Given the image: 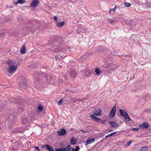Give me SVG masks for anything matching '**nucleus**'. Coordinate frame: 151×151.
I'll use <instances>...</instances> for the list:
<instances>
[{
	"mask_svg": "<svg viewBox=\"0 0 151 151\" xmlns=\"http://www.w3.org/2000/svg\"><path fill=\"white\" fill-rule=\"evenodd\" d=\"M67 48H69L66 44L63 43V42L60 43L59 45L55 48V51L57 52H64L67 51Z\"/></svg>",
	"mask_w": 151,
	"mask_h": 151,
	"instance_id": "nucleus-1",
	"label": "nucleus"
},
{
	"mask_svg": "<svg viewBox=\"0 0 151 151\" xmlns=\"http://www.w3.org/2000/svg\"><path fill=\"white\" fill-rule=\"evenodd\" d=\"M60 38L57 36H55L52 37L51 40L49 41L48 42L49 45L52 47L53 45L57 46L58 45H59L60 43L59 40Z\"/></svg>",
	"mask_w": 151,
	"mask_h": 151,
	"instance_id": "nucleus-2",
	"label": "nucleus"
},
{
	"mask_svg": "<svg viewBox=\"0 0 151 151\" xmlns=\"http://www.w3.org/2000/svg\"><path fill=\"white\" fill-rule=\"evenodd\" d=\"M19 88L22 90L25 89L28 87V82L25 78L22 79L20 83H19Z\"/></svg>",
	"mask_w": 151,
	"mask_h": 151,
	"instance_id": "nucleus-3",
	"label": "nucleus"
},
{
	"mask_svg": "<svg viewBox=\"0 0 151 151\" xmlns=\"http://www.w3.org/2000/svg\"><path fill=\"white\" fill-rule=\"evenodd\" d=\"M119 113L121 116L123 117L127 122H129L130 120V119L129 116L125 110L120 109L119 110Z\"/></svg>",
	"mask_w": 151,
	"mask_h": 151,
	"instance_id": "nucleus-4",
	"label": "nucleus"
},
{
	"mask_svg": "<svg viewBox=\"0 0 151 151\" xmlns=\"http://www.w3.org/2000/svg\"><path fill=\"white\" fill-rule=\"evenodd\" d=\"M81 69L83 70L82 72L84 76L88 77L91 76V73L89 70L87 69L86 67L82 66Z\"/></svg>",
	"mask_w": 151,
	"mask_h": 151,
	"instance_id": "nucleus-5",
	"label": "nucleus"
},
{
	"mask_svg": "<svg viewBox=\"0 0 151 151\" xmlns=\"http://www.w3.org/2000/svg\"><path fill=\"white\" fill-rule=\"evenodd\" d=\"M149 124L147 122H144L139 125V128L140 129H147L149 128Z\"/></svg>",
	"mask_w": 151,
	"mask_h": 151,
	"instance_id": "nucleus-6",
	"label": "nucleus"
},
{
	"mask_svg": "<svg viewBox=\"0 0 151 151\" xmlns=\"http://www.w3.org/2000/svg\"><path fill=\"white\" fill-rule=\"evenodd\" d=\"M77 70L74 69H72L69 72V74L71 77L75 78L76 76Z\"/></svg>",
	"mask_w": 151,
	"mask_h": 151,
	"instance_id": "nucleus-7",
	"label": "nucleus"
},
{
	"mask_svg": "<svg viewBox=\"0 0 151 151\" xmlns=\"http://www.w3.org/2000/svg\"><path fill=\"white\" fill-rule=\"evenodd\" d=\"M11 114V115L9 117V119L12 121L14 120L16 117V112L15 111L12 110Z\"/></svg>",
	"mask_w": 151,
	"mask_h": 151,
	"instance_id": "nucleus-8",
	"label": "nucleus"
},
{
	"mask_svg": "<svg viewBox=\"0 0 151 151\" xmlns=\"http://www.w3.org/2000/svg\"><path fill=\"white\" fill-rule=\"evenodd\" d=\"M40 3V1L38 0H33L30 4L32 7L35 8L37 7V5Z\"/></svg>",
	"mask_w": 151,
	"mask_h": 151,
	"instance_id": "nucleus-9",
	"label": "nucleus"
},
{
	"mask_svg": "<svg viewBox=\"0 0 151 151\" xmlns=\"http://www.w3.org/2000/svg\"><path fill=\"white\" fill-rule=\"evenodd\" d=\"M91 119L93 120L94 121L98 123H99L101 122V119L97 117L94 115H91L90 116Z\"/></svg>",
	"mask_w": 151,
	"mask_h": 151,
	"instance_id": "nucleus-10",
	"label": "nucleus"
},
{
	"mask_svg": "<svg viewBox=\"0 0 151 151\" xmlns=\"http://www.w3.org/2000/svg\"><path fill=\"white\" fill-rule=\"evenodd\" d=\"M101 110L100 109H99L97 110H95L93 112V114L94 116H99V115H102L101 114Z\"/></svg>",
	"mask_w": 151,
	"mask_h": 151,
	"instance_id": "nucleus-11",
	"label": "nucleus"
},
{
	"mask_svg": "<svg viewBox=\"0 0 151 151\" xmlns=\"http://www.w3.org/2000/svg\"><path fill=\"white\" fill-rule=\"evenodd\" d=\"M17 66L12 65L11 66H10L9 70V73H12L14 71L17 70Z\"/></svg>",
	"mask_w": 151,
	"mask_h": 151,
	"instance_id": "nucleus-12",
	"label": "nucleus"
},
{
	"mask_svg": "<svg viewBox=\"0 0 151 151\" xmlns=\"http://www.w3.org/2000/svg\"><path fill=\"white\" fill-rule=\"evenodd\" d=\"M66 132V130L64 129H62L60 131L58 132V133L60 136L64 135Z\"/></svg>",
	"mask_w": 151,
	"mask_h": 151,
	"instance_id": "nucleus-13",
	"label": "nucleus"
},
{
	"mask_svg": "<svg viewBox=\"0 0 151 151\" xmlns=\"http://www.w3.org/2000/svg\"><path fill=\"white\" fill-rule=\"evenodd\" d=\"M116 110H113V109H111L109 113V116L111 118H113L114 117L116 112Z\"/></svg>",
	"mask_w": 151,
	"mask_h": 151,
	"instance_id": "nucleus-14",
	"label": "nucleus"
},
{
	"mask_svg": "<svg viewBox=\"0 0 151 151\" xmlns=\"http://www.w3.org/2000/svg\"><path fill=\"white\" fill-rule=\"evenodd\" d=\"M95 141V139L94 138L92 139H90V138H88L86 141V145H87L89 144H91L92 142H94Z\"/></svg>",
	"mask_w": 151,
	"mask_h": 151,
	"instance_id": "nucleus-15",
	"label": "nucleus"
},
{
	"mask_svg": "<svg viewBox=\"0 0 151 151\" xmlns=\"http://www.w3.org/2000/svg\"><path fill=\"white\" fill-rule=\"evenodd\" d=\"M109 124H110L113 127H117L119 124L116 122H109Z\"/></svg>",
	"mask_w": 151,
	"mask_h": 151,
	"instance_id": "nucleus-16",
	"label": "nucleus"
},
{
	"mask_svg": "<svg viewBox=\"0 0 151 151\" xmlns=\"http://www.w3.org/2000/svg\"><path fill=\"white\" fill-rule=\"evenodd\" d=\"M20 52L21 53L24 54L26 53L25 47V45H23L22 47L20 50Z\"/></svg>",
	"mask_w": 151,
	"mask_h": 151,
	"instance_id": "nucleus-17",
	"label": "nucleus"
},
{
	"mask_svg": "<svg viewBox=\"0 0 151 151\" xmlns=\"http://www.w3.org/2000/svg\"><path fill=\"white\" fill-rule=\"evenodd\" d=\"M65 24V22H56V25L57 26L60 27H62Z\"/></svg>",
	"mask_w": 151,
	"mask_h": 151,
	"instance_id": "nucleus-18",
	"label": "nucleus"
},
{
	"mask_svg": "<svg viewBox=\"0 0 151 151\" xmlns=\"http://www.w3.org/2000/svg\"><path fill=\"white\" fill-rule=\"evenodd\" d=\"M29 118L28 117L23 118L22 119V123L23 124L28 122L29 121Z\"/></svg>",
	"mask_w": 151,
	"mask_h": 151,
	"instance_id": "nucleus-19",
	"label": "nucleus"
},
{
	"mask_svg": "<svg viewBox=\"0 0 151 151\" xmlns=\"http://www.w3.org/2000/svg\"><path fill=\"white\" fill-rule=\"evenodd\" d=\"M77 142V141L74 138H72L70 141V143L72 145L76 144Z\"/></svg>",
	"mask_w": 151,
	"mask_h": 151,
	"instance_id": "nucleus-20",
	"label": "nucleus"
},
{
	"mask_svg": "<svg viewBox=\"0 0 151 151\" xmlns=\"http://www.w3.org/2000/svg\"><path fill=\"white\" fill-rule=\"evenodd\" d=\"M86 57V55H83L79 58V60L82 62L85 60Z\"/></svg>",
	"mask_w": 151,
	"mask_h": 151,
	"instance_id": "nucleus-21",
	"label": "nucleus"
},
{
	"mask_svg": "<svg viewBox=\"0 0 151 151\" xmlns=\"http://www.w3.org/2000/svg\"><path fill=\"white\" fill-rule=\"evenodd\" d=\"M17 110L18 112L20 113L23 111V109L21 107V106H18Z\"/></svg>",
	"mask_w": 151,
	"mask_h": 151,
	"instance_id": "nucleus-22",
	"label": "nucleus"
},
{
	"mask_svg": "<svg viewBox=\"0 0 151 151\" xmlns=\"http://www.w3.org/2000/svg\"><path fill=\"white\" fill-rule=\"evenodd\" d=\"M95 72L97 75H99L101 74V70L99 68H96L95 69Z\"/></svg>",
	"mask_w": 151,
	"mask_h": 151,
	"instance_id": "nucleus-23",
	"label": "nucleus"
},
{
	"mask_svg": "<svg viewBox=\"0 0 151 151\" xmlns=\"http://www.w3.org/2000/svg\"><path fill=\"white\" fill-rule=\"evenodd\" d=\"M26 2L25 0H18L16 2V4H17L18 3L19 4H23Z\"/></svg>",
	"mask_w": 151,
	"mask_h": 151,
	"instance_id": "nucleus-24",
	"label": "nucleus"
},
{
	"mask_svg": "<svg viewBox=\"0 0 151 151\" xmlns=\"http://www.w3.org/2000/svg\"><path fill=\"white\" fill-rule=\"evenodd\" d=\"M55 58L56 60H60L62 59V57L60 55H57Z\"/></svg>",
	"mask_w": 151,
	"mask_h": 151,
	"instance_id": "nucleus-25",
	"label": "nucleus"
},
{
	"mask_svg": "<svg viewBox=\"0 0 151 151\" xmlns=\"http://www.w3.org/2000/svg\"><path fill=\"white\" fill-rule=\"evenodd\" d=\"M147 147L144 146L142 147L140 150V151H146L147 150Z\"/></svg>",
	"mask_w": 151,
	"mask_h": 151,
	"instance_id": "nucleus-26",
	"label": "nucleus"
},
{
	"mask_svg": "<svg viewBox=\"0 0 151 151\" xmlns=\"http://www.w3.org/2000/svg\"><path fill=\"white\" fill-rule=\"evenodd\" d=\"M85 99H86L85 98H84V99H78L76 101H74L73 102L74 103H76V104H78L79 103V102H78V101H81L82 102Z\"/></svg>",
	"mask_w": 151,
	"mask_h": 151,
	"instance_id": "nucleus-27",
	"label": "nucleus"
},
{
	"mask_svg": "<svg viewBox=\"0 0 151 151\" xmlns=\"http://www.w3.org/2000/svg\"><path fill=\"white\" fill-rule=\"evenodd\" d=\"M45 147H46V149L49 150V149H50L52 147V146H51L50 145H48V144H46L45 145Z\"/></svg>",
	"mask_w": 151,
	"mask_h": 151,
	"instance_id": "nucleus-28",
	"label": "nucleus"
},
{
	"mask_svg": "<svg viewBox=\"0 0 151 151\" xmlns=\"http://www.w3.org/2000/svg\"><path fill=\"white\" fill-rule=\"evenodd\" d=\"M124 6L126 7H129L131 6V4L128 2H126L124 3Z\"/></svg>",
	"mask_w": 151,
	"mask_h": 151,
	"instance_id": "nucleus-29",
	"label": "nucleus"
},
{
	"mask_svg": "<svg viewBox=\"0 0 151 151\" xmlns=\"http://www.w3.org/2000/svg\"><path fill=\"white\" fill-rule=\"evenodd\" d=\"M38 109L40 111H42L43 110V107L40 105H39L37 107Z\"/></svg>",
	"mask_w": 151,
	"mask_h": 151,
	"instance_id": "nucleus-30",
	"label": "nucleus"
},
{
	"mask_svg": "<svg viewBox=\"0 0 151 151\" xmlns=\"http://www.w3.org/2000/svg\"><path fill=\"white\" fill-rule=\"evenodd\" d=\"M45 78L46 80L48 82H49V76L48 75L46 74L45 75Z\"/></svg>",
	"mask_w": 151,
	"mask_h": 151,
	"instance_id": "nucleus-31",
	"label": "nucleus"
},
{
	"mask_svg": "<svg viewBox=\"0 0 151 151\" xmlns=\"http://www.w3.org/2000/svg\"><path fill=\"white\" fill-rule=\"evenodd\" d=\"M7 63L10 66L11 65V64L10 63H12V64H13V62L11 60H8L7 61Z\"/></svg>",
	"mask_w": 151,
	"mask_h": 151,
	"instance_id": "nucleus-32",
	"label": "nucleus"
},
{
	"mask_svg": "<svg viewBox=\"0 0 151 151\" xmlns=\"http://www.w3.org/2000/svg\"><path fill=\"white\" fill-rule=\"evenodd\" d=\"M116 132H114L113 133H111L109 134L108 135V136H109V137H111L112 136V135L115 134L116 133Z\"/></svg>",
	"mask_w": 151,
	"mask_h": 151,
	"instance_id": "nucleus-33",
	"label": "nucleus"
},
{
	"mask_svg": "<svg viewBox=\"0 0 151 151\" xmlns=\"http://www.w3.org/2000/svg\"><path fill=\"white\" fill-rule=\"evenodd\" d=\"M116 7V6L114 9H109V12L110 13L112 11H113L114 12H115V8Z\"/></svg>",
	"mask_w": 151,
	"mask_h": 151,
	"instance_id": "nucleus-34",
	"label": "nucleus"
},
{
	"mask_svg": "<svg viewBox=\"0 0 151 151\" xmlns=\"http://www.w3.org/2000/svg\"><path fill=\"white\" fill-rule=\"evenodd\" d=\"M63 99H60L58 102V104L59 105H60L62 104V102Z\"/></svg>",
	"mask_w": 151,
	"mask_h": 151,
	"instance_id": "nucleus-35",
	"label": "nucleus"
},
{
	"mask_svg": "<svg viewBox=\"0 0 151 151\" xmlns=\"http://www.w3.org/2000/svg\"><path fill=\"white\" fill-rule=\"evenodd\" d=\"M61 149H61L62 150H61V151H67L66 150V147H62V148H61Z\"/></svg>",
	"mask_w": 151,
	"mask_h": 151,
	"instance_id": "nucleus-36",
	"label": "nucleus"
},
{
	"mask_svg": "<svg viewBox=\"0 0 151 151\" xmlns=\"http://www.w3.org/2000/svg\"><path fill=\"white\" fill-rule=\"evenodd\" d=\"M132 130H136L137 132L139 130V128H133L132 129Z\"/></svg>",
	"mask_w": 151,
	"mask_h": 151,
	"instance_id": "nucleus-37",
	"label": "nucleus"
},
{
	"mask_svg": "<svg viewBox=\"0 0 151 151\" xmlns=\"http://www.w3.org/2000/svg\"><path fill=\"white\" fill-rule=\"evenodd\" d=\"M80 147L79 146H77L76 147V151H78L80 149Z\"/></svg>",
	"mask_w": 151,
	"mask_h": 151,
	"instance_id": "nucleus-38",
	"label": "nucleus"
},
{
	"mask_svg": "<svg viewBox=\"0 0 151 151\" xmlns=\"http://www.w3.org/2000/svg\"><path fill=\"white\" fill-rule=\"evenodd\" d=\"M61 149H61V148H59V149L55 148V151H61V150H62Z\"/></svg>",
	"mask_w": 151,
	"mask_h": 151,
	"instance_id": "nucleus-39",
	"label": "nucleus"
},
{
	"mask_svg": "<svg viewBox=\"0 0 151 151\" xmlns=\"http://www.w3.org/2000/svg\"><path fill=\"white\" fill-rule=\"evenodd\" d=\"M132 141L131 140H129L127 142V145H129L132 143Z\"/></svg>",
	"mask_w": 151,
	"mask_h": 151,
	"instance_id": "nucleus-40",
	"label": "nucleus"
},
{
	"mask_svg": "<svg viewBox=\"0 0 151 151\" xmlns=\"http://www.w3.org/2000/svg\"><path fill=\"white\" fill-rule=\"evenodd\" d=\"M35 149H36L38 151H41V150H40L38 147H37L36 146H35Z\"/></svg>",
	"mask_w": 151,
	"mask_h": 151,
	"instance_id": "nucleus-41",
	"label": "nucleus"
},
{
	"mask_svg": "<svg viewBox=\"0 0 151 151\" xmlns=\"http://www.w3.org/2000/svg\"><path fill=\"white\" fill-rule=\"evenodd\" d=\"M102 51H106V50H107V48L106 47H103L102 48Z\"/></svg>",
	"mask_w": 151,
	"mask_h": 151,
	"instance_id": "nucleus-42",
	"label": "nucleus"
},
{
	"mask_svg": "<svg viewBox=\"0 0 151 151\" xmlns=\"http://www.w3.org/2000/svg\"><path fill=\"white\" fill-rule=\"evenodd\" d=\"M53 19L55 21H57L58 18L57 17L55 16L53 17Z\"/></svg>",
	"mask_w": 151,
	"mask_h": 151,
	"instance_id": "nucleus-43",
	"label": "nucleus"
},
{
	"mask_svg": "<svg viewBox=\"0 0 151 151\" xmlns=\"http://www.w3.org/2000/svg\"><path fill=\"white\" fill-rule=\"evenodd\" d=\"M80 131L81 132H84V133H86H86H88L89 132V131L88 130H87L85 131H83V130H82L81 129L80 130Z\"/></svg>",
	"mask_w": 151,
	"mask_h": 151,
	"instance_id": "nucleus-44",
	"label": "nucleus"
},
{
	"mask_svg": "<svg viewBox=\"0 0 151 151\" xmlns=\"http://www.w3.org/2000/svg\"><path fill=\"white\" fill-rule=\"evenodd\" d=\"M150 109H147L145 110L144 111L149 112L150 111Z\"/></svg>",
	"mask_w": 151,
	"mask_h": 151,
	"instance_id": "nucleus-45",
	"label": "nucleus"
},
{
	"mask_svg": "<svg viewBox=\"0 0 151 151\" xmlns=\"http://www.w3.org/2000/svg\"><path fill=\"white\" fill-rule=\"evenodd\" d=\"M106 121V120H104L103 121H101V122H100L101 123H102V124H104V122Z\"/></svg>",
	"mask_w": 151,
	"mask_h": 151,
	"instance_id": "nucleus-46",
	"label": "nucleus"
},
{
	"mask_svg": "<svg viewBox=\"0 0 151 151\" xmlns=\"http://www.w3.org/2000/svg\"><path fill=\"white\" fill-rule=\"evenodd\" d=\"M70 99L72 101H75L76 100V98L75 97H73L72 98Z\"/></svg>",
	"mask_w": 151,
	"mask_h": 151,
	"instance_id": "nucleus-47",
	"label": "nucleus"
},
{
	"mask_svg": "<svg viewBox=\"0 0 151 151\" xmlns=\"http://www.w3.org/2000/svg\"><path fill=\"white\" fill-rule=\"evenodd\" d=\"M66 150L67 151H71V149L70 148H67V147H66Z\"/></svg>",
	"mask_w": 151,
	"mask_h": 151,
	"instance_id": "nucleus-48",
	"label": "nucleus"
},
{
	"mask_svg": "<svg viewBox=\"0 0 151 151\" xmlns=\"http://www.w3.org/2000/svg\"><path fill=\"white\" fill-rule=\"evenodd\" d=\"M66 147H67V148H70L71 149L72 148V147L70 145H67Z\"/></svg>",
	"mask_w": 151,
	"mask_h": 151,
	"instance_id": "nucleus-49",
	"label": "nucleus"
},
{
	"mask_svg": "<svg viewBox=\"0 0 151 151\" xmlns=\"http://www.w3.org/2000/svg\"><path fill=\"white\" fill-rule=\"evenodd\" d=\"M35 81H36L37 82H39L40 81V78H37L36 79H35Z\"/></svg>",
	"mask_w": 151,
	"mask_h": 151,
	"instance_id": "nucleus-50",
	"label": "nucleus"
},
{
	"mask_svg": "<svg viewBox=\"0 0 151 151\" xmlns=\"http://www.w3.org/2000/svg\"><path fill=\"white\" fill-rule=\"evenodd\" d=\"M49 151H54V149L52 147L50 149L48 150Z\"/></svg>",
	"mask_w": 151,
	"mask_h": 151,
	"instance_id": "nucleus-51",
	"label": "nucleus"
},
{
	"mask_svg": "<svg viewBox=\"0 0 151 151\" xmlns=\"http://www.w3.org/2000/svg\"><path fill=\"white\" fill-rule=\"evenodd\" d=\"M114 22V21L113 20H110L109 21V23L110 24H112V23Z\"/></svg>",
	"mask_w": 151,
	"mask_h": 151,
	"instance_id": "nucleus-52",
	"label": "nucleus"
},
{
	"mask_svg": "<svg viewBox=\"0 0 151 151\" xmlns=\"http://www.w3.org/2000/svg\"><path fill=\"white\" fill-rule=\"evenodd\" d=\"M53 78V76H50V81H49V82L51 81V79L52 78Z\"/></svg>",
	"mask_w": 151,
	"mask_h": 151,
	"instance_id": "nucleus-53",
	"label": "nucleus"
},
{
	"mask_svg": "<svg viewBox=\"0 0 151 151\" xmlns=\"http://www.w3.org/2000/svg\"><path fill=\"white\" fill-rule=\"evenodd\" d=\"M116 104H115V105L113 107L112 109H113V110H116Z\"/></svg>",
	"mask_w": 151,
	"mask_h": 151,
	"instance_id": "nucleus-54",
	"label": "nucleus"
},
{
	"mask_svg": "<svg viewBox=\"0 0 151 151\" xmlns=\"http://www.w3.org/2000/svg\"><path fill=\"white\" fill-rule=\"evenodd\" d=\"M45 147V145H41V149H42L43 147Z\"/></svg>",
	"mask_w": 151,
	"mask_h": 151,
	"instance_id": "nucleus-55",
	"label": "nucleus"
},
{
	"mask_svg": "<svg viewBox=\"0 0 151 151\" xmlns=\"http://www.w3.org/2000/svg\"><path fill=\"white\" fill-rule=\"evenodd\" d=\"M71 151H76V149H73L72 148L71 149Z\"/></svg>",
	"mask_w": 151,
	"mask_h": 151,
	"instance_id": "nucleus-56",
	"label": "nucleus"
},
{
	"mask_svg": "<svg viewBox=\"0 0 151 151\" xmlns=\"http://www.w3.org/2000/svg\"><path fill=\"white\" fill-rule=\"evenodd\" d=\"M13 3L15 5H17V4H16V2H15V1H14Z\"/></svg>",
	"mask_w": 151,
	"mask_h": 151,
	"instance_id": "nucleus-57",
	"label": "nucleus"
},
{
	"mask_svg": "<svg viewBox=\"0 0 151 151\" xmlns=\"http://www.w3.org/2000/svg\"><path fill=\"white\" fill-rule=\"evenodd\" d=\"M108 137H109V136H108V135H107V136H105V138H107Z\"/></svg>",
	"mask_w": 151,
	"mask_h": 151,
	"instance_id": "nucleus-58",
	"label": "nucleus"
},
{
	"mask_svg": "<svg viewBox=\"0 0 151 151\" xmlns=\"http://www.w3.org/2000/svg\"><path fill=\"white\" fill-rule=\"evenodd\" d=\"M113 131V130H110L108 131V132H112Z\"/></svg>",
	"mask_w": 151,
	"mask_h": 151,
	"instance_id": "nucleus-59",
	"label": "nucleus"
},
{
	"mask_svg": "<svg viewBox=\"0 0 151 151\" xmlns=\"http://www.w3.org/2000/svg\"><path fill=\"white\" fill-rule=\"evenodd\" d=\"M4 35V33H1L0 34V36H1V35Z\"/></svg>",
	"mask_w": 151,
	"mask_h": 151,
	"instance_id": "nucleus-60",
	"label": "nucleus"
},
{
	"mask_svg": "<svg viewBox=\"0 0 151 151\" xmlns=\"http://www.w3.org/2000/svg\"><path fill=\"white\" fill-rule=\"evenodd\" d=\"M31 68H34L33 67H32V65H31V67H30Z\"/></svg>",
	"mask_w": 151,
	"mask_h": 151,
	"instance_id": "nucleus-61",
	"label": "nucleus"
},
{
	"mask_svg": "<svg viewBox=\"0 0 151 151\" xmlns=\"http://www.w3.org/2000/svg\"><path fill=\"white\" fill-rule=\"evenodd\" d=\"M105 1H108L109 0H105Z\"/></svg>",
	"mask_w": 151,
	"mask_h": 151,
	"instance_id": "nucleus-62",
	"label": "nucleus"
},
{
	"mask_svg": "<svg viewBox=\"0 0 151 151\" xmlns=\"http://www.w3.org/2000/svg\"><path fill=\"white\" fill-rule=\"evenodd\" d=\"M71 129V130H73V129Z\"/></svg>",
	"mask_w": 151,
	"mask_h": 151,
	"instance_id": "nucleus-63",
	"label": "nucleus"
},
{
	"mask_svg": "<svg viewBox=\"0 0 151 151\" xmlns=\"http://www.w3.org/2000/svg\"><path fill=\"white\" fill-rule=\"evenodd\" d=\"M149 130H151V128H150V129H149Z\"/></svg>",
	"mask_w": 151,
	"mask_h": 151,
	"instance_id": "nucleus-64",
	"label": "nucleus"
}]
</instances>
